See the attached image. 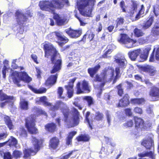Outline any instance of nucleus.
I'll return each mask as SVG.
<instances>
[{"instance_id": "obj_21", "label": "nucleus", "mask_w": 159, "mask_h": 159, "mask_svg": "<svg viewBox=\"0 0 159 159\" xmlns=\"http://www.w3.org/2000/svg\"><path fill=\"white\" fill-rule=\"evenodd\" d=\"M141 52L140 49H138L128 53V55L132 61H135Z\"/></svg>"}, {"instance_id": "obj_55", "label": "nucleus", "mask_w": 159, "mask_h": 159, "mask_svg": "<svg viewBox=\"0 0 159 159\" xmlns=\"http://www.w3.org/2000/svg\"><path fill=\"white\" fill-rule=\"evenodd\" d=\"M148 55L145 53L141 54L140 55V57L141 59L140 61H143L146 60L148 57Z\"/></svg>"}, {"instance_id": "obj_27", "label": "nucleus", "mask_w": 159, "mask_h": 159, "mask_svg": "<svg viewBox=\"0 0 159 159\" xmlns=\"http://www.w3.org/2000/svg\"><path fill=\"white\" fill-rule=\"evenodd\" d=\"M112 51V48H111L110 46H107L106 49L104 51V53L102 55V57L103 58H110L111 56L109 55Z\"/></svg>"}, {"instance_id": "obj_37", "label": "nucleus", "mask_w": 159, "mask_h": 159, "mask_svg": "<svg viewBox=\"0 0 159 159\" xmlns=\"http://www.w3.org/2000/svg\"><path fill=\"white\" fill-rule=\"evenodd\" d=\"M22 155V153L21 152L15 150L14 151L12 154V158H14L15 159H20Z\"/></svg>"}, {"instance_id": "obj_11", "label": "nucleus", "mask_w": 159, "mask_h": 159, "mask_svg": "<svg viewBox=\"0 0 159 159\" xmlns=\"http://www.w3.org/2000/svg\"><path fill=\"white\" fill-rule=\"evenodd\" d=\"M60 109L62 111L65 117L67 116V114L68 113V108L66 104L60 101H57L56 102L55 105L51 106L50 110L53 111H55Z\"/></svg>"}, {"instance_id": "obj_34", "label": "nucleus", "mask_w": 159, "mask_h": 159, "mask_svg": "<svg viewBox=\"0 0 159 159\" xmlns=\"http://www.w3.org/2000/svg\"><path fill=\"white\" fill-rule=\"evenodd\" d=\"M10 146L16 147L17 143V139L14 137L11 136L8 141L6 142Z\"/></svg>"}, {"instance_id": "obj_61", "label": "nucleus", "mask_w": 159, "mask_h": 159, "mask_svg": "<svg viewBox=\"0 0 159 159\" xmlns=\"http://www.w3.org/2000/svg\"><path fill=\"white\" fill-rule=\"evenodd\" d=\"M36 110L37 111V112L39 114H43L47 116L46 113L44 111L42 110V109L37 108Z\"/></svg>"}, {"instance_id": "obj_5", "label": "nucleus", "mask_w": 159, "mask_h": 159, "mask_svg": "<svg viewBox=\"0 0 159 159\" xmlns=\"http://www.w3.org/2000/svg\"><path fill=\"white\" fill-rule=\"evenodd\" d=\"M113 58L114 62L117 63L119 66V67H116V75L114 80V82H115L116 81L118 78L119 77L120 70H122L125 68L127 62L124 55L117 54Z\"/></svg>"}, {"instance_id": "obj_40", "label": "nucleus", "mask_w": 159, "mask_h": 159, "mask_svg": "<svg viewBox=\"0 0 159 159\" xmlns=\"http://www.w3.org/2000/svg\"><path fill=\"white\" fill-rule=\"evenodd\" d=\"M76 139L78 141L86 142L89 140V138L88 135L81 134L77 137Z\"/></svg>"}, {"instance_id": "obj_6", "label": "nucleus", "mask_w": 159, "mask_h": 159, "mask_svg": "<svg viewBox=\"0 0 159 159\" xmlns=\"http://www.w3.org/2000/svg\"><path fill=\"white\" fill-rule=\"evenodd\" d=\"M72 117L69 116V110L68 113H67V116L65 117V121L69 126V127H72L78 125L80 122V113L78 110L73 107L72 109Z\"/></svg>"}, {"instance_id": "obj_41", "label": "nucleus", "mask_w": 159, "mask_h": 159, "mask_svg": "<svg viewBox=\"0 0 159 159\" xmlns=\"http://www.w3.org/2000/svg\"><path fill=\"white\" fill-rule=\"evenodd\" d=\"M131 2H132V10H131V11L129 12V15L130 16H133L134 13V11L137 9V7L138 5V4L136 1L132 0Z\"/></svg>"}, {"instance_id": "obj_14", "label": "nucleus", "mask_w": 159, "mask_h": 159, "mask_svg": "<svg viewBox=\"0 0 159 159\" xmlns=\"http://www.w3.org/2000/svg\"><path fill=\"white\" fill-rule=\"evenodd\" d=\"M141 144L147 149L150 150L152 148L154 149L153 140L151 137H149L144 139Z\"/></svg>"}, {"instance_id": "obj_2", "label": "nucleus", "mask_w": 159, "mask_h": 159, "mask_svg": "<svg viewBox=\"0 0 159 159\" xmlns=\"http://www.w3.org/2000/svg\"><path fill=\"white\" fill-rule=\"evenodd\" d=\"M44 48L45 49V57H48V56H51L52 63L54 64L51 73H54L59 71L61 68V61L59 59L57 60L56 57L58 54L55 48L50 43L45 44Z\"/></svg>"}, {"instance_id": "obj_10", "label": "nucleus", "mask_w": 159, "mask_h": 159, "mask_svg": "<svg viewBox=\"0 0 159 159\" xmlns=\"http://www.w3.org/2000/svg\"><path fill=\"white\" fill-rule=\"evenodd\" d=\"M36 116L31 115L25 119V126L28 132L31 134H36L38 130L35 127V121Z\"/></svg>"}, {"instance_id": "obj_42", "label": "nucleus", "mask_w": 159, "mask_h": 159, "mask_svg": "<svg viewBox=\"0 0 159 159\" xmlns=\"http://www.w3.org/2000/svg\"><path fill=\"white\" fill-rule=\"evenodd\" d=\"M84 99L87 101L88 106L90 107L91 106L94 104L93 99L91 97L85 96Z\"/></svg>"}, {"instance_id": "obj_35", "label": "nucleus", "mask_w": 159, "mask_h": 159, "mask_svg": "<svg viewBox=\"0 0 159 159\" xmlns=\"http://www.w3.org/2000/svg\"><path fill=\"white\" fill-rule=\"evenodd\" d=\"M76 133V131H73L69 133L66 140V143L67 145H69L71 143L72 139Z\"/></svg>"}, {"instance_id": "obj_43", "label": "nucleus", "mask_w": 159, "mask_h": 159, "mask_svg": "<svg viewBox=\"0 0 159 159\" xmlns=\"http://www.w3.org/2000/svg\"><path fill=\"white\" fill-rule=\"evenodd\" d=\"M134 33L135 36L137 37L143 36L144 34V33L141 30L137 28L134 30Z\"/></svg>"}, {"instance_id": "obj_28", "label": "nucleus", "mask_w": 159, "mask_h": 159, "mask_svg": "<svg viewBox=\"0 0 159 159\" xmlns=\"http://www.w3.org/2000/svg\"><path fill=\"white\" fill-rule=\"evenodd\" d=\"M4 119L6 124L10 129H12L14 128V126L12 124V120L9 116H5Z\"/></svg>"}, {"instance_id": "obj_26", "label": "nucleus", "mask_w": 159, "mask_h": 159, "mask_svg": "<svg viewBox=\"0 0 159 159\" xmlns=\"http://www.w3.org/2000/svg\"><path fill=\"white\" fill-rule=\"evenodd\" d=\"M52 35H55L58 39L61 41H63V43H66L68 41V39L64 36H62L61 33L58 32H55L52 33Z\"/></svg>"}, {"instance_id": "obj_47", "label": "nucleus", "mask_w": 159, "mask_h": 159, "mask_svg": "<svg viewBox=\"0 0 159 159\" xmlns=\"http://www.w3.org/2000/svg\"><path fill=\"white\" fill-rule=\"evenodd\" d=\"M149 39L148 36H146L140 38L139 39V42L141 44H143L147 43Z\"/></svg>"}, {"instance_id": "obj_4", "label": "nucleus", "mask_w": 159, "mask_h": 159, "mask_svg": "<svg viewBox=\"0 0 159 159\" xmlns=\"http://www.w3.org/2000/svg\"><path fill=\"white\" fill-rule=\"evenodd\" d=\"M114 73V70L113 68H106L100 76L96 75L94 81L102 82L100 84L101 87H102L104 86L106 82L111 80L113 78Z\"/></svg>"}, {"instance_id": "obj_9", "label": "nucleus", "mask_w": 159, "mask_h": 159, "mask_svg": "<svg viewBox=\"0 0 159 159\" xmlns=\"http://www.w3.org/2000/svg\"><path fill=\"white\" fill-rule=\"evenodd\" d=\"M117 40L118 42L124 44L125 47L128 48H130L135 46V44L137 42L136 40L131 39L125 34H120Z\"/></svg>"}, {"instance_id": "obj_20", "label": "nucleus", "mask_w": 159, "mask_h": 159, "mask_svg": "<svg viewBox=\"0 0 159 159\" xmlns=\"http://www.w3.org/2000/svg\"><path fill=\"white\" fill-rule=\"evenodd\" d=\"M75 80L72 79L69 83L67 85L65 86V88L67 90V93L68 95V97L69 98H71L73 96V84Z\"/></svg>"}, {"instance_id": "obj_44", "label": "nucleus", "mask_w": 159, "mask_h": 159, "mask_svg": "<svg viewBox=\"0 0 159 159\" xmlns=\"http://www.w3.org/2000/svg\"><path fill=\"white\" fill-rule=\"evenodd\" d=\"M30 88L35 93H45L47 89L44 88H42L39 89L38 90H37L34 89L32 88V87L30 86Z\"/></svg>"}, {"instance_id": "obj_24", "label": "nucleus", "mask_w": 159, "mask_h": 159, "mask_svg": "<svg viewBox=\"0 0 159 159\" xmlns=\"http://www.w3.org/2000/svg\"><path fill=\"white\" fill-rule=\"evenodd\" d=\"M6 100H8L9 101L12 102V101L14 100V98L12 96H7L2 92V90H0V100L2 101Z\"/></svg>"}, {"instance_id": "obj_36", "label": "nucleus", "mask_w": 159, "mask_h": 159, "mask_svg": "<svg viewBox=\"0 0 159 159\" xmlns=\"http://www.w3.org/2000/svg\"><path fill=\"white\" fill-rule=\"evenodd\" d=\"M46 129L49 132H54L56 128L55 124L52 123L49 124L45 126Z\"/></svg>"}, {"instance_id": "obj_18", "label": "nucleus", "mask_w": 159, "mask_h": 159, "mask_svg": "<svg viewBox=\"0 0 159 159\" xmlns=\"http://www.w3.org/2000/svg\"><path fill=\"white\" fill-rule=\"evenodd\" d=\"M129 97L127 94H125L123 98L119 101L118 107H123L127 106L129 104Z\"/></svg>"}, {"instance_id": "obj_17", "label": "nucleus", "mask_w": 159, "mask_h": 159, "mask_svg": "<svg viewBox=\"0 0 159 159\" xmlns=\"http://www.w3.org/2000/svg\"><path fill=\"white\" fill-rule=\"evenodd\" d=\"M57 77V75H51L45 82V85L47 86L50 87L56 83Z\"/></svg>"}, {"instance_id": "obj_30", "label": "nucleus", "mask_w": 159, "mask_h": 159, "mask_svg": "<svg viewBox=\"0 0 159 159\" xmlns=\"http://www.w3.org/2000/svg\"><path fill=\"white\" fill-rule=\"evenodd\" d=\"M149 94L152 97H159V89L155 87H153L151 89Z\"/></svg>"}, {"instance_id": "obj_29", "label": "nucleus", "mask_w": 159, "mask_h": 159, "mask_svg": "<svg viewBox=\"0 0 159 159\" xmlns=\"http://www.w3.org/2000/svg\"><path fill=\"white\" fill-rule=\"evenodd\" d=\"M28 102L25 99H21L20 102V107L21 109L26 110L28 109Z\"/></svg>"}, {"instance_id": "obj_57", "label": "nucleus", "mask_w": 159, "mask_h": 159, "mask_svg": "<svg viewBox=\"0 0 159 159\" xmlns=\"http://www.w3.org/2000/svg\"><path fill=\"white\" fill-rule=\"evenodd\" d=\"M12 156L10 153L8 152L4 153V159H11Z\"/></svg>"}, {"instance_id": "obj_59", "label": "nucleus", "mask_w": 159, "mask_h": 159, "mask_svg": "<svg viewBox=\"0 0 159 159\" xmlns=\"http://www.w3.org/2000/svg\"><path fill=\"white\" fill-rule=\"evenodd\" d=\"M125 113L127 116H130L132 115V112L131 111V109L127 108L125 109Z\"/></svg>"}, {"instance_id": "obj_52", "label": "nucleus", "mask_w": 159, "mask_h": 159, "mask_svg": "<svg viewBox=\"0 0 159 159\" xmlns=\"http://www.w3.org/2000/svg\"><path fill=\"white\" fill-rule=\"evenodd\" d=\"M134 123L132 120H129L127 122L123 124L124 126L126 127H129L132 126Z\"/></svg>"}, {"instance_id": "obj_50", "label": "nucleus", "mask_w": 159, "mask_h": 159, "mask_svg": "<svg viewBox=\"0 0 159 159\" xmlns=\"http://www.w3.org/2000/svg\"><path fill=\"white\" fill-rule=\"evenodd\" d=\"M118 90V95L120 96H121L123 93V91L122 87V84H120L116 87Z\"/></svg>"}, {"instance_id": "obj_62", "label": "nucleus", "mask_w": 159, "mask_h": 159, "mask_svg": "<svg viewBox=\"0 0 159 159\" xmlns=\"http://www.w3.org/2000/svg\"><path fill=\"white\" fill-rule=\"evenodd\" d=\"M124 19L123 18H120L117 19V22L116 24V26L119 25H122L124 23Z\"/></svg>"}, {"instance_id": "obj_31", "label": "nucleus", "mask_w": 159, "mask_h": 159, "mask_svg": "<svg viewBox=\"0 0 159 159\" xmlns=\"http://www.w3.org/2000/svg\"><path fill=\"white\" fill-rule=\"evenodd\" d=\"M100 67V65H98L94 68H89L88 69V72L91 77H93Z\"/></svg>"}, {"instance_id": "obj_3", "label": "nucleus", "mask_w": 159, "mask_h": 159, "mask_svg": "<svg viewBox=\"0 0 159 159\" xmlns=\"http://www.w3.org/2000/svg\"><path fill=\"white\" fill-rule=\"evenodd\" d=\"M95 2V0H80L78 3L80 14L84 16H90Z\"/></svg>"}, {"instance_id": "obj_23", "label": "nucleus", "mask_w": 159, "mask_h": 159, "mask_svg": "<svg viewBox=\"0 0 159 159\" xmlns=\"http://www.w3.org/2000/svg\"><path fill=\"white\" fill-rule=\"evenodd\" d=\"M154 58L157 60H159V47L154 48L152 53L151 55L150 61H153Z\"/></svg>"}, {"instance_id": "obj_39", "label": "nucleus", "mask_w": 159, "mask_h": 159, "mask_svg": "<svg viewBox=\"0 0 159 159\" xmlns=\"http://www.w3.org/2000/svg\"><path fill=\"white\" fill-rule=\"evenodd\" d=\"M152 18H150L147 20L142 26V28L144 29H146L151 26L153 22Z\"/></svg>"}, {"instance_id": "obj_7", "label": "nucleus", "mask_w": 159, "mask_h": 159, "mask_svg": "<svg viewBox=\"0 0 159 159\" xmlns=\"http://www.w3.org/2000/svg\"><path fill=\"white\" fill-rule=\"evenodd\" d=\"M32 141L34 150L30 148L25 149L24 152L23 157L25 159H30V156L35 155L40 149L42 142L35 137H33Z\"/></svg>"}, {"instance_id": "obj_60", "label": "nucleus", "mask_w": 159, "mask_h": 159, "mask_svg": "<svg viewBox=\"0 0 159 159\" xmlns=\"http://www.w3.org/2000/svg\"><path fill=\"white\" fill-rule=\"evenodd\" d=\"M151 50V47L150 46H148L146 47L144 50V53L147 54L148 56L149 52Z\"/></svg>"}, {"instance_id": "obj_51", "label": "nucleus", "mask_w": 159, "mask_h": 159, "mask_svg": "<svg viewBox=\"0 0 159 159\" xmlns=\"http://www.w3.org/2000/svg\"><path fill=\"white\" fill-rule=\"evenodd\" d=\"M63 91V89L62 87H58L57 89V93L58 94V97L59 98H64L62 96Z\"/></svg>"}, {"instance_id": "obj_13", "label": "nucleus", "mask_w": 159, "mask_h": 159, "mask_svg": "<svg viewBox=\"0 0 159 159\" xmlns=\"http://www.w3.org/2000/svg\"><path fill=\"white\" fill-rule=\"evenodd\" d=\"M76 89L77 94L83 93L84 90L88 92L90 91L88 83L85 80L83 81L81 85L80 82H78L76 85Z\"/></svg>"}, {"instance_id": "obj_63", "label": "nucleus", "mask_w": 159, "mask_h": 159, "mask_svg": "<svg viewBox=\"0 0 159 159\" xmlns=\"http://www.w3.org/2000/svg\"><path fill=\"white\" fill-rule=\"evenodd\" d=\"M73 152L72 151L67 155L63 156L60 159H68L72 155Z\"/></svg>"}, {"instance_id": "obj_33", "label": "nucleus", "mask_w": 159, "mask_h": 159, "mask_svg": "<svg viewBox=\"0 0 159 159\" xmlns=\"http://www.w3.org/2000/svg\"><path fill=\"white\" fill-rule=\"evenodd\" d=\"M145 71L148 72L150 75H154L156 73L155 69L152 66H148L145 69Z\"/></svg>"}, {"instance_id": "obj_16", "label": "nucleus", "mask_w": 159, "mask_h": 159, "mask_svg": "<svg viewBox=\"0 0 159 159\" xmlns=\"http://www.w3.org/2000/svg\"><path fill=\"white\" fill-rule=\"evenodd\" d=\"M66 33L71 38H76L81 34V30H74L70 29L66 30Z\"/></svg>"}, {"instance_id": "obj_45", "label": "nucleus", "mask_w": 159, "mask_h": 159, "mask_svg": "<svg viewBox=\"0 0 159 159\" xmlns=\"http://www.w3.org/2000/svg\"><path fill=\"white\" fill-rule=\"evenodd\" d=\"M18 133L20 137H26L27 136V132L23 127L20 128Z\"/></svg>"}, {"instance_id": "obj_25", "label": "nucleus", "mask_w": 159, "mask_h": 159, "mask_svg": "<svg viewBox=\"0 0 159 159\" xmlns=\"http://www.w3.org/2000/svg\"><path fill=\"white\" fill-rule=\"evenodd\" d=\"M59 143V140L56 137H53L50 141V147L53 149H55L58 146Z\"/></svg>"}, {"instance_id": "obj_32", "label": "nucleus", "mask_w": 159, "mask_h": 159, "mask_svg": "<svg viewBox=\"0 0 159 159\" xmlns=\"http://www.w3.org/2000/svg\"><path fill=\"white\" fill-rule=\"evenodd\" d=\"M152 33L154 35H157L159 34V22H157L152 28Z\"/></svg>"}, {"instance_id": "obj_46", "label": "nucleus", "mask_w": 159, "mask_h": 159, "mask_svg": "<svg viewBox=\"0 0 159 159\" xmlns=\"http://www.w3.org/2000/svg\"><path fill=\"white\" fill-rule=\"evenodd\" d=\"M144 7L143 5L141 6V9L139 11L138 13L136 15L135 18V20L139 19L141 17V15L144 13Z\"/></svg>"}, {"instance_id": "obj_22", "label": "nucleus", "mask_w": 159, "mask_h": 159, "mask_svg": "<svg viewBox=\"0 0 159 159\" xmlns=\"http://www.w3.org/2000/svg\"><path fill=\"white\" fill-rule=\"evenodd\" d=\"M48 99L46 96H43L37 98L35 100V102L37 104H39L42 103L45 106H49L51 104L48 101Z\"/></svg>"}, {"instance_id": "obj_8", "label": "nucleus", "mask_w": 159, "mask_h": 159, "mask_svg": "<svg viewBox=\"0 0 159 159\" xmlns=\"http://www.w3.org/2000/svg\"><path fill=\"white\" fill-rule=\"evenodd\" d=\"M11 78L13 82L20 87L21 84H19L21 80L27 83L30 82L32 80L31 78L28 76L26 73L23 72L21 73L15 71L12 74Z\"/></svg>"}, {"instance_id": "obj_54", "label": "nucleus", "mask_w": 159, "mask_h": 159, "mask_svg": "<svg viewBox=\"0 0 159 159\" xmlns=\"http://www.w3.org/2000/svg\"><path fill=\"white\" fill-rule=\"evenodd\" d=\"M153 11L156 16L159 15V8L158 6H156L154 7Z\"/></svg>"}, {"instance_id": "obj_58", "label": "nucleus", "mask_w": 159, "mask_h": 159, "mask_svg": "<svg viewBox=\"0 0 159 159\" xmlns=\"http://www.w3.org/2000/svg\"><path fill=\"white\" fill-rule=\"evenodd\" d=\"M120 7L122 9L123 12H125L126 10L125 8V3L124 1H122L120 2Z\"/></svg>"}, {"instance_id": "obj_38", "label": "nucleus", "mask_w": 159, "mask_h": 159, "mask_svg": "<svg viewBox=\"0 0 159 159\" xmlns=\"http://www.w3.org/2000/svg\"><path fill=\"white\" fill-rule=\"evenodd\" d=\"M144 102L143 98H134L131 100L132 104H133L140 105L142 104Z\"/></svg>"}, {"instance_id": "obj_19", "label": "nucleus", "mask_w": 159, "mask_h": 159, "mask_svg": "<svg viewBox=\"0 0 159 159\" xmlns=\"http://www.w3.org/2000/svg\"><path fill=\"white\" fill-rule=\"evenodd\" d=\"M135 128L137 129H145V126L144 125V121L142 119L136 117L135 118Z\"/></svg>"}, {"instance_id": "obj_48", "label": "nucleus", "mask_w": 159, "mask_h": 159, "mask_svg": "<svg viewBox=\"0 0 159 159\" xmlns=\"http://www.w3.org/2000/svg\"><path fill=\"white\" fill-rule=\"evenodd\" d=\"M103 117V115L100 112L96 113L95 118L96 120H102Z\"/></svg>"}, {"instance_id": "obj_12", "label": "nucleus", "mask_w": 159, "mask_h": 159, "mask_svg": "<svg viewBox=\"0 0 159 159\" xmlns=\"http://www.w3.org/2000/svg\"><path fill=\"white\" fill-rule=\"evenodd\" d=\"M16 20L19 25H22L27 20L28 18L22 11L18 10L15 14Z\"/></svg>"}, {"instance_id": "obj_64", "label": "nucleus", "mask_w": 159, "mask_h": 159, "mask_svg": "<svg viewBox=\"0 0 159 159\" xmlns=\"http://www.w3.org/2000/svg\"><path fill=\"white\" fill-rule=\"evenodd\" d=\"M7 135V133H0V140L6 138Z\"/></svg>"}, {"instance_id": "obj_49", "label": "nucleus", "mask_w": 159, "mask_h": 159, "mask_svg": "<svg viewBox=\"0 0 159 159\" xmlns=\"http://www.w3.org/2000/svg\"><path fill=\"white\" fill-rule=\"evenodd\" d=\"M106 116L107 122L108 124V126L111 125V116L109 111H107L106 112Z\"/></svg>"}, {"instance_id": "obj_56", "label": "nucleus", "mask_w": 159, "mask_h": 159, "mask_svg": "<svg viewBox=\"0 0 159 159\" xmlns=\"http://www.w3.org/2000/svg\"><path fill=\"white\" fill-rule=\"evenodd\" d=\"M90 114V112H87L86 113V116H85V121L86 122H87L88 123L89 125V126L91 128H92V126L89 123V119L88 117L89 116V115Z\"/></svg>"}, {"instance_id": "obj_15", "label": "nucleus", "mask_w": 159, "mask_h": 159, "mask_svg": "<svg viewBox=\"0 0 159 159\" xmlns=\"http://www.w3.org/2000/svg\"><path fill=\"white\" fill-rule=\"evenodd\" d=\"M138 156L140 158L139 159H147L146 158H143L144 157H149L150 159H155V155L154 152L152 151H145L138 154Z\"/></svg>"}, {"instance_id": "obj_1", "label": "nucleus", "mask_w": 159, "mask_h": 159, "mask_svg": "<svg viewBox=\"0 0 159 159\" xmlns=\"http://www.w3.org/2000/svg\"><path fill=\"white\" fill-rule=\"evenodd\" d=\"M68 2V0H52V2L43 1L40 2L39 6L41 10L53 13L54 14L53 18L57 25H61L65 23L66 20L64 17L60 16L58 14L54 13V10L55 8H61L63 7L64 3L67 4Z\"/></svg>"}, {"instance_id": "obj_53", "label": "nucleus", "mask_w": 159, "mask_h": 159, "mask_svg": "<svg viewBox=\"0 0 159 159\" xmlns=\"http://www.w3.org/2000/svg\"><path fill=\"white\" fill-rule=\"evenodd\" d=\"M134 112L139 114H142L143 111L142 109L139 107H135L134 109Z\"/></svg>"}]
</instances>
